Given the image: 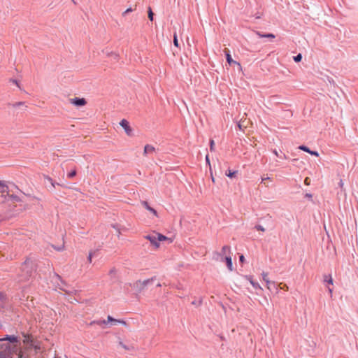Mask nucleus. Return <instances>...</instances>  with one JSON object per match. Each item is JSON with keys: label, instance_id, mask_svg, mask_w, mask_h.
I'll list each match as a JSON object with an SVG mask.
<instances>
[{"label": "nucleus", "instance_id": "1", "mask_svg": "<svg viewBox=\"0 0 358 358\" xmlns=\"http://www.w3.org/2000/svg\"><path fill=\"white\" fill-rule=\"evenodd\" d=\"M155 278L145 279L143 280H137L134 283V287L138 292H141L146 286L154 280Z\"/></svg>", "mask_w": 358, "mask_h": 358}, {"label": "nucleus", "instance_id": "2", "mask_svg": "<svg viewBox=\"0 0 358 358\" xmlns=\"http://www.w3.org/2000/svg\"><path fill=\"white\" fill-rule=\"evenodd\" d=\"M22 336L23 338L22 343L24 345H26V349L30 350L31 347V344L33 343V342L34 341L35 339L33 338V336L31 334H27L24 332H22Z\"/></svg>", "mask_w": 358, "mask_h": 358}, {"label": "nucleus", "instance_id": "3", "mask_svg": "<svg viewBox=\"0 0 358 358\" xmlns=\"http://www.w3.org/2000/svg\"><path fill=\"white\" fill-rule=\"evenodd\" d=\"M144 238L148 240L155 248H158L159 247L160 244L157 239L158 237L157 233L146 235L144 236Z\"/></svg>", "mask_w": 358, "mask_h": 358}, {"label": "nucleus", "instance_id": "4", "mask_svg": "<svg viewBox=\"0 0 358 358\" xmlns=\"http://www.w3.org/2000/svg\"><path fill=\"white\" fill-rule=\"evenodd\" d=\"M120 125L123 128L127 136H131L133 135V130L129 126V123L127 120L122 119L120 122Z\"/></svg>", "mask_w": 358, "mask_h": 358}, {"label": "nucleus", "instance_id": "5", "mask_svg": "<svg viewBox=\"0 0 358 358\" xmlns=\"http://www.w3.org/2000/svg\"><path fill=\"white\" fill-rule=\"evenodd\" d=\"M70 103L76 106H83L87 103L85 98L75 97L69 100Z\"/></svg>", "mask_w": 358, "mask_h": 358}, {"label": "nucleus", "instance_id": "6", "mask_svg": "<svg viewBox=\"0 0 358 358\" xmlns=\"http://www.w3.org/2000/svg\"><path fill=\"white\" fill-rule=\"evenodd\" d=\"M9 341L11 343H16L18 342V338L15 335H6L3 338H0V342Z\"/></svg>", "mask_w": 358, "mask_h": 358}, {"label": "nucleus", "instance_id": "7", "mask_svg": "<svg viewBox=\"0 0 358 358\" xmlns=\"http://www.w3.org/2000/svg\"><path fill=\"white\" fill-rule=\"evenodd\" d=\"M31 349H33L36 353H38L43 350V348L42 346L41 342L38 340H34L33 343L31 344Z\"/></svg>", "mask_w": 358, "mask_h": 358}, {"label": "nucleus", "instance_id": "8", "mask_svg": "<svg viewBox=\"0 0 358 358\" xmlns=\"http://www.w3.org/2000/svg\"><path fill=\"white\" fill-rule=\"evenodd\" d=\"M262 278H263V280L266 282V286H267V288L268 289H271V285H275V282H271L268 277V273H266V272H262Z\"/></svg>", "mask_w": 358, "mask_h": 358}, {"label": "nucleus", "instance_id": "9", "mask_svg": "<svg viewBox=\"0 0 358 358\" xmlns=\"http://www.w3.org/2000/svg\"><path fill=\"white\" fill-rule=\"evenodd\" d=\"M226 59L229 65H231L232 64H237V66L238 67L239 70L242 69L241 64L236 61L233 60L229 52L226 53Z\"/></svg>", "mask_w": 358, "mask_h": 358}, {"label": "nucleus", "instance_id": "10", "mask_svg": "<svg viewBox=\"0 0 358 358\" xmlns=\"http://www.w3.org/2000/svg\"><path fill=\"white\" fill-rule=\"evenodd\" d=\"M299 149L301 150H303L304 152H306L309 154H310L311 155H314V156H316V157H318L319 156V153L317 152V151H313V150H310L307 146L306 145H300L299 147Z\"/></svg>", "mask_w": 358, "mask_h": 358}, {"label": "nucleus", "instance_id": "11", "mask_svg": "<svg viewBox=\"0 0 358 358\" xmlns=\"http://www.w3.org/2000/svg\"><path fill=\"white\" fill-rule=\"evenodd\" d=\"M0 349L5 355H9L11 353V348L8 344H1L0 345Z\"/></svg>", "mask_w": 358, "mask_h": 358}, {"label": "nucleus", "instance_id": "12", "mask_svg": "<svg viewBox=\"0 0 358 358\" xmlns=\"http://www.w3.org/2000/svg\"><path fill=\"white\" fill-rule=\"evenodd\" d=\"M142 205L151 213H152L155 217H157V211L152 207H150L148 204V203L145 201H142Z\"/></svg>", "mask_w": 358, "mask_h": 358}, {"label": "nucleus", "instance_id": "13", "mask_svg": "<svg viewBox=\"0 0 358 358\" xmlns=\"http://www.w3.org/2000/svg\"><path fill=\"white\" fill-rule=\"evenodd\" d=\"M224 259L226 262L227 266L228 269L231 271H233V264H232V259L230 256H226Z\"/></svg>", "mask_w": 358, "mask_h": 358}, {"label": "nucleus", "instance_id": "14", "mask_svg": "<svg viewBox=\"0 0 358 358\" xmlns=\"http://www.w3.org/2000/svg\"><path fill=\"white\" fill-rule=\"evenodd\" d=\"M8 192V187L6 183L3 180H0V193H6Z\"/></svg>", "mask_w": 358, "mask_h": 358}, {"label": "nucleus", "instance_id": "15", "mask_svg": "<svg viewBox=\"0 0 358 358\" xmlns=\"http://www.w3.org/2000/svg\"><path fill=\"white\" fill-rule=\"evenodd\" d=\"M155 151V148L150 145H146L144 147V155H147L148 153L152 152Z\"/></svg>", "mask_w": 358, "mask_h": 358}, {"label": "nucleus", "instance_id": "16", "mask_svg": "<svg viewBox=\"0 0 358 358\" xmlns=\"http://www.w3.org/2000/svg\"><path fill=\"white\" fill-rule=\"evenodd\" d=\"M257 34L260 37V38H275V35L273 34H261L260 32H257Z\"/></svg>", "mask_w": 358, "mask_h": 358}, {"label": "nucleus", "instance_id": "17", "mask_svg": "<svg viewBox=\"0 0 358 358\" xmlns=\"http://www.w3.org/2000/svg\"><path fill=\"white\" fill-rule=\"evenodd\" d=\"M106 322H107V321H106V320H94L90 323V325L97 324V325L102 326L103 324H106Z\"/></svg>", "mask_w": 358, "mask_h": 358}, {"label": "nucleus", "instance_id": "18", "mask_svg": "<svg viewBox=\"0 0 358 358\" xmlns=\"http://www.w3.org/2000/svg\"><path fill=\"white\" fill-rule=\"evenodd\" d=\"M273 153L275 156L279 157L281 159H287V157L286 156L285 154L279 155L278 152L275 149L273 150Z\"/></svg>", "mask_w": 358, "mask_h": 358}, {"label": "nucleus", "instance_id": "19", "mask_svg": "<svg viewBox=\"0 0 358 358\" xmlns=\"http://www.w3.org/2000/svg\"><path fill=\"white\" fill-rule=\"evenodd\" d=\"M107 322H113L115 324H119L120 320L114 319L110 315H108L107 317Z\"/></svg>", "mask_w": 358, "mask_h": 358}, {"label": "nucleus", "instance_id": "20", "mask_svg": "<svg viewBox=\"0 0 358 358\" xmlns=\"http://www.w3.org/2000/svg\"><path fill=\"white\" fill-rule=\"evenodd\" d=\"M324 281L327 282H328L329 284H331V285L333 284V279H332L331 275H324Z\"/></svg>", "mask_w": 358, "mask_h": 358}, {"label": "nucleus", "instance_id": "21", "mask_svg": "<svg viewBox=\"0 0 358 358\" xmlns=\"http://www.w3.org/2000/svg\"><path fill=\"white\" fill-rule=\"evenodd\" d=\"M230 251H231V248L228 245H224L222 248V254H226L227 252L230 253Z\"/></svg>", "mask_w": 358, "mask_h": 358}, {"label": "nucleus", "instance_id": "22", "mask_svg": "<svg viewBox=\"0 0 358 358\" xmlns=\"http://www.w3.org/2000/svg\"><path fill=\"white\" fill-rule=\"evenodd\" d=\"M9 197H10L12 200H13V201H16V202H20V201H22V200H21V199H20L18 196L15 195V194L9 195Z\"/></svg>", "mask_w": 358, "mask_h": 358}, {"label": "nucleus", "instance_id": "23", "mask_svg": "<svg viewBox=\"0 0 358 358\" xmlns=\"http://www.w3.org/2000/svg\"><path fill=\"white\" fill-rule=\"evenodd\" d=\"M157 237H158L157 239L159 241V243L168 239V238L166 236H165L161 234L157 233Z\"/></svg>", "mask_w": 358, "mask_h": 358}, {"label": "nucleus", "instance_id": "24", "mask_svg": "<svg viewBox=\"0 0 358 358\" xmlns=\"http://www.w3.org/2000/svg\"><path fill=\"white\" fill-rule=\"evenodd\" d=\"M252 286L256 289H262V287L259 285V284L258 282H252Z\"/></svg>", "mask_w": 358, "mask_h": 358}, {"label": "nucleus", "instance_id": "25", "mask_svg": "<svg viewBox=\"0 0 358 358\" xmlns=\"http://www.w3.org/2000/svg\"><path fill=\"white\" fill-rule=\"evenodd\" d=\"M76 175V171L75 169L72 170L67 174V177L69 178H72Z\"/></svg>", "mask_w": 358, "mask_h": 358}, {"label": "nucleus", "instance_id": "26", "mask_svg": "<svg viewBox=\"0 0 358 358\" xmlns=\"http://www.w3.org/2000/svg\"><path fill=\"white\" fill-rule=\"evenodd\" d=\"M173 44L176 47H178L179 46V44H178V37H177V34L176 33H175L173 34Z\"/></svg>", "mask_w": 358, "mask_h": 358}, {"label": "nucleus", "instance_id": "27", "mask_svg": "<svg viewBox=\"0 0 358 358\" xmlns=\"http://www.w3.org/2000/svg\"><path fill=\"white\" fill-rule=\"evenodd\" d=\"M236 171H231L229 170L227 172H226V176L229 178H233L234 175L236 174Z\"/></svg>", "mask_w": 358, "mask_h": 358}, {"label": "nucleus", "instance_id": "28", "mask_svg": "<svg viewBox=\"0 0 358 358\" xmlns=\"http://www.w3.org/2000/svg\"><path fill=\"white\" fill-rule=\"evenodd\" d=\"M148 18L150 20H153V13L150 7L148 8Z\"/></svg>", "mask_w": 358, "mask_h": 358}, {"label": "nucleus", "instance_id": "29", "mask_svg": "<svg viewBox=\"0 0 358 358\" xmlns=\"http://www.w3.org/2000/svg\"><path fill=\"white\" fill-rule=\"evenodd\" d=\"M24 104H25V103H24V102H23V101H19V102H16V103H13V108H18V107H20V106H24Z\"/></svg>", "mask_w": 358, "mask_h": 358}, {"label": "nucleus", "instance_id": "30", "mask_svg": "<svg viewBox=\"0 0 358 358\" xmlns=\"http://www.w3.org/2000/svg\"><path fill=\"white\" fill-rule=\"evenodd\" d=\"M302 59V55L301 54H298L296 56L294 57V60L296 62H301Z\"/></svg>", "mask_w": 358, "mask_h": 358}, {"label": "nucleus", "instance_id": "31", "mask_svg": "<svg viewBox=\"0 0 358 358\" xmlns=\"http://www.w3.org/2000/svg\"><path fill=\"white\" fill-rule=\"evenodd\" d=\"M29 264H32V262L29 260H27L24 262V264H23V270H25L27 269V268L28 267V266Z\"/></svg>", "mask_w": 358, "mask_h": 358}, {"label": "nucleus", "instance_id": "32", "mask_svg": "<svg viewBox=\"0 0 358 358\" xmlns=\"http://www.w3.org/2000/svg\"><path fill=\"white\" fill-rule=\"evenodd\" d=\"M45 178V180H46L47 181H48V182L52 185V186L53 187H55V182H53L52 179L50 177H49V176H46Z\"/></svg>", "mask_w": 358, "mask_h": 358}, {"label": "nucleus", "instance_id": "33", "mask_svg": "<svg viewBox=\"0 0 358 358\" xmlns=\"http://www.w3.org/2000/svg\"><path fill=\"white\" fill-rule=\"evenodd\" d=\"M112 227H113V228H114L116 230V231L117 232V235L119 236L120 235V234H121V231H120V229L118 227V225L113 224Z\"/></svg>", "mask_w": 358, "mask_h": 358}, {"label": "nucleus", "instance_id": "34", "mask_svg": "<svg viewBox=\"0 0 358 358\" xmlns=\"http://www.w3.org/2000/svg\"><path fill=\"white\" fill-rule=\"evenodd\" d=\"M255 228L257 230L261 231H262V232H264V231H265V229H264V227L263 226H262V225H259V224L256 225V226L255 227Z\"/></svg>", "mask_w": 358, "mask_h": 358}, {"label": "nucleus", "instance_id": "35", "mask_svg": "<svg viewBox=\"0 0 358 358\" xmlns=\"http://www.w3.org/2000/svg\"><path fill=\"white\" fill-rule=\"evenodd\" d=\"M10 83H13V84H15V85H16V86H17V87H18L19 88H20V86L19 82H18L17 80H15V79H10Z\"/></svg>", "mask_w": 358, "mask_h": 358}, {"label": "nucleus", "instance_id": "36", "mask_svg": "<svg viewBox=\"0 0 358 358\" xmlns=\"http://www.w3.org/2000/svg\"><path fill=\"white\" fill-rule=\"evenodd\" d=\"M214 145H215V142L213 140H210V151H214Z\"/></svg>", "mask_w": 358, "mask_h": 358}, {"label": "nucleus", "instance_id": "37", "mask_svg": "<svg viewBox=\"0 0 358 358\" xmlns=\"http://www.w3.org/2000/svg\"><path fill=\"white\" fill-rule=\"evenodd\" d=\"M133 11V9L131 8H128L126 10H124L123 13H122V15L124 16L126 14H127L128 13H131Z\"/></svg>", "mask_w": 358, "mask_h": 358}, {"label": "nucleus", "instance_id": "38", "mask_svg": "<svg viewBox=\"0 0 358 358\" xmlns=\"http://www.w3.org/2000/svg\"><path fill=\"white\" fill-rule=\"evenodd\" d=\"M245 278L252 284V282H254L253 278L251 275H245Z\"/></svg>", "mask_w": 358, "mask_h": 358}, {"label": "nucleus", "instance_id": "39", "mask_svg": "<svg viewBox=\"0 0 358 358\" xmlns=\"http://www.w3.org/2000/svg\"><path fill=\"white\" fill-rule=\"evenodd\" d=\"M245 278L252 284V282H254L253 278L251 275H245Z\"/></svg>", "mask_w": 358, "mask_h": 358}, {"label": "nucleus", "instance_id": "40", "mask_svg": "<svg viewBox=\"0 0 358 358\" xmlns=\"http://www.w3.org/2000/svg\"><path fill=\"white\" fill-rule=\"evenodd\" d=\"M338 185L339 187L343 189V185H344V183H343V180H340L339 182H338Z\"/></svg>", "mask_w": 358, "mask_h": 358}, {"label": "nucleus", "instance_id": "41", "mask_svg": "<svg viewBox=\"0 0 358 358\" xmlns=\"http://www.w3.org/2000/svg\"><path fill=\"white\" fill-rule=\"evenodd\" d=\"M206 162L209 165V166H210L209 156L208 155L206 156Z\"/></svg>", "mask_w": 358, "mask_h": 358}, {"label": "nucleus", "instance_id": "42", "mask_svg": "<svg viewBox=\"0 0 358 358\" xmlns=\"http://www.w3.org/2000/svg\"><path fill=\"white\" fill-rule=\"evenodd\" d=\"M54 275L57 278V280L62 281V278L58 274L55 273Z\"/></svg>", "mask_w": 358, "mask_h": 358}, {"label": "nucleus", "instance_id": "43", "mask_svg": "<svg viewBox=\"0 0 358 358\" xmlns=\"http://www.w3.org/2000/svg\"><path fill=\"white\" fill-rule=\"evenodd\" d=\"M119 324L126 326L127 322L124 320H120Z\"/></svg>", "mask_w": 358, "mask_h": 358}, {"label": "nucleus", "instance_id": "44", "mask_svg": "<svg viewBox=\"0 0 358 358\" xmlns=\"http://www.w3.org/2000/svg\"><path fill=\"white\" fill-rule=\"evenodd\" d=\"M239 260L241 262H243L245 261V257H244V256L243 255L240 256Z\"/></svg>", "mask_w": 358, "mask_h": 358}, {"label": "nucleus", "instance_id": "45", "mask_svg": "<svg viewBox=\"0 0 358 358\" xmlns=\"http://www.w3.org/2000/svg\"><path fill=\"white\" fill-rule=\"evenodd\" d=\"M87 259H88L89 262H92V254L91 253L89 254Z\"/></svg>", "mask_w": 358, "mask_h": 358}, {"label": "nucleus", "instance_id": "46", "mask_svg": "<svg viewBox=\"0 0 358 358\" xmlns=\"http://www.w3.org/2000/svg\"><path fill=\"white\" fill-rule=\"evenodd\" d=\"M238 127L239 129L242 130V126H241V124L240 122L238 123Z\"/></svg>", "mask_w": 358, "mask_h": 358}, {"label": "nucleus", "instance_id": "47", "mask_svg": "<svg viewBox=\"0 0 358 358\" xmlns=\"http://www.w3.org/2000/svg\"><path fill=\"white\" fill-rule=\"evenodd\" d=\"M268 179H270V178H269V177H267V178H262V182L266 181V180H268Z\"/></svg>", "mask_w": 358, "mask_h": 358}, {"label": "nucleus", "instance_id": "48", "mask_svg": "<svg viewBox=\"0 0 358 358\" xmlns=\"http://www.w3.org/2000/svg\"><path fill=\"white\" fill-rule=\"evenodd\" d=\"M3 296V294L0 292V300H1V299H2Z\"/></svg>", "mask_w": 358, "mask_h": 358}, {"label": "nucleus", "instance_id": "49", "mask_svg": "<svg viewBox=\"0 0 358 358\" xmlns=\"http://www.w3.org/2000/svg\"><path fill=\"white\" fill-rule=\"evenodd\" d=\"M115 269H112V270H110V273H113V272H115Z\"/></svg>", "mask_w": 358, "mask_h": 358}, {"label": "nucleus", "instance_id": "50", "mask_svg": "<svg viewBox=\"0 0 358 358\" xmlns=\"http://www.w3.org/2000/svg\"><path fill=\"white\" fill-rule=\"evenodd\" d=\"M329 292L330 294H331V293H332V289H331V288H329Z\"/></svg>", "mask_w": 358, "mask_h": 358}, {"label": "nucleus", "instance_id": "51", "mask_svg": "<svg viewBox=\"0 0 358 358\" xmlns=\"http://www.w3.org/2000/svg\"><path fill=\"white\" fill-rule=\"evenodd\" d=\"M212 181L215 182V178L213 177H212Z\"/></svg>", "mask_w": 358, "mask_h": 358}, {"label": "nucleus", "instance_id": "52", "mask_svg": "<svg viewBox=\"0 0 358 358\" xmlns=\"http://www.w3.org/2000/svg\"><path fill=\"white\" fill-rule=\"evenodd\" d=\"M62 248H57L58 250H61Z\"/></svg>", "mask_w": 358, "mask_h": 358}, {"label": "nucleus", "instance_id": "53", "mask_svg": "<svg viewBox=\"0 0 358 358\" xmlns=\"http://www.w3.org/2000/svg\"><path fill=\"white\" fill-rule=\"evenodd\" d=\"M55 358H59V357H55Z\"/></svg>", "mask_w": 358, "mask_h": 358}]
</instances>
